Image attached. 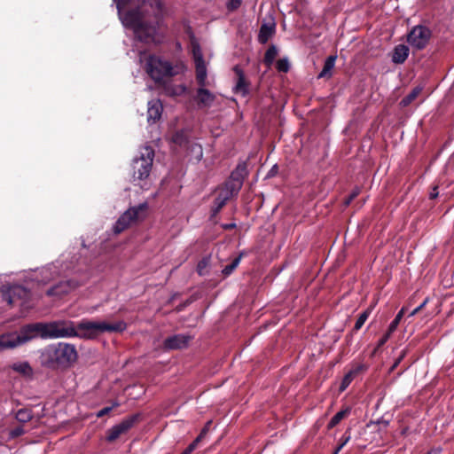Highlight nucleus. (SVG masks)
Listing matches in <instances>:
<instances>
[{
	"mask_svg": "<svg viewBox=\"0 0 454 454\" xmlns=\"http://www.w3.org/2000/svg\"><path fill=\"white\" fill-rule=\"evenodd\" d=\"M124 321L107 323L106 321L82 320L74 326L71 321L35 323L22 326L20 331L0 335V352L20 347L37 336L43 339L79 337L94 339L100 333H121L126 330Z\"/></svg>",
	"mask_w": 454,
	"mask_h": 454,
	"instance_id": "nucleus-1",
	"label": "nucleus"
},
{
	"mask_svg": "<svg viewBox=\"0 0 454 454\" xmlns=\"http://www.w3.org/2000/svg\"><path fill=\"white\" fill-rule=\"evenodd\" d=\"M133 0H113L116 4L119 19L123 27L132 29L140 42L150 43L154 40L155 26L146 25L143 20V12L137 7L124 12L126 5Z\"/></svg>",
	"mask_w": 454,
	"mask_h": 454,
	"instance_id": "nucleus-2",
	"label": "nucleus"
},
{
	"mask_svg": "<svg viewBox=\"0 0 454 454\" xmlns=\"http://www.w3.org/2000/svg\"><path fill=\"white\" fill-rule=\"evenodd\" d=\"M77 350L74 345L67 342H57L47 345L40 350V363L49 369L69 367L77 360Z\"/></svg>",
	"mask_w": 454,
	"mask_h": 454,
	"instance_id": "nucleus-3",
	"label": "nucleus"
},
{
	"mask_svg": "<svg viewBox=\"0 0 454 454\" xmlns=\"http://www.w3.org/2000/svg\"><path fill=\"white\" fill-rule=\"evenodd\" d=\"M139 60L141 63L145 62L146 74L156 84H161L168 79L182 74L184 70V65H172L166 59L153 54L148 55L145 59L140 55Z\"/></svg>",
	"mask_w": 454,
	"mask_h": 454,
	"instance_id": "nucleus-4",
	"label": "nucleus"
},
{
	"mask_svg": "<svg viewBox=\"0 0 454 454\" xmlns=\"http://www.w3.org/2000/svg\"><path fill=\"white\" fill-rule=\"evenodd\" d=\"M66 260L67 258L62 255L61 258L58 259L56 262L40 270L27 273L26 281H36L37 283L45 285L58 277H66L72 271L77 272L78 270L74 269V262H67Z\"/></svg>",
	"mask_w": 454,
	"mask_h": 454,
	"instance_id": "nucleus-5",
	"label": "nucleus"
},
{
	"mask_svg": "<svg viewBox=\"0 0 454 454\" xmlns=\"http://www.w3.org/2000/svg\"><path fill=\"white\" fill-rule=\"evenodd\" d=\"M153 159L154 150L151 146L145 145L139 150L131 164L134 181H141L149 176Z\"/></svg>",
	"mask_w": 454,
	"mask_h": 454,
	"instance_id": "nucleus-6",
	"label": "nucleus"
},
{
	"mask_svg": "<svg viewBox=\"0 0 454 454\" xmlns=\"http://www.w3.org/2000/svg\"><path fill=\"white\" fill-rule=\"evenodd\" d=\"M146 203H141L137 206L131 207L127 209L115 222L113 226V231L118 235L128 229L132 224L142 220L145 216Z\"/></svg>",
	"mask_w": 454,
	"mask_h": 454,
	"instance_id": "nucleus-7",
	"label": "nucleus"
},
{
	"mask_svg": "<svg viewBox=\"0 0 454 454\" xmlns=\"http://www.w3.org/2000/svg\"><path fill=\"white\" fill-rule=\"evenodd\" d=\"M3 299L11 306H20L22 309H28L30 305V291L20 285L3 286Z\"/></svg>",
	"mask_w": 454,
	"mask_h": 454,
	"instance_id": "nucleus-8",
	"label": "nucleus"
},
{
	"mask_svg": "<svg viewBox=\"0 0 454 454\" xmlns=\"http://www.w3.org/2000/svg\"><path fill=\"white\" fill-rule=\"evenodd\" d=\"M431 37V31L425 26H415L407 35L409 44L417 49H424Z\"/></svg>",
	"mask_w": 454,
	"mask_h": 454,
	"instance_id": "nucleus-9",
	"label": "nucleus"
},
{
	"mask_svg": "<svg viewBox=\"0 0 454 454\" xmlns=\"http://www.w3.org/2000/svg\"><path fill=\"white\" fill-rule=\"evenodd\" d=\"M81 285L82 281L74 278L61 280L49 288L46 294L49 296L61 297L62 295L67 294L68 293L74 291Z\"/></svg>",
	"mask_w": 454,
	"mask_h": 454,
	"instance_id": "nucleus-10",
	"label": "nucleus"
},
{
	"mask_svg": "<svg viewBox=\"0 0 454 454\" xmlns=\"http://www.w3.org/2000/svg\"><path fill=\"white\" fill-rule=\"evenodd\" d=\"M137 415L130 416L117 425L112 427L106 434V440L108 442H114L120 437L122 434L129 431L137 420Z\"/></svg>",
	"mask_w": 454,
	"mask_h": 454,
	"instance_id": "nucleus-11",
	"label": "nucleus"
},
{
	"mask_svg": "<svg viewBox=\"0 0 454 454\" xmlns=\"http://www.w3.org/2000/svg\"><path fill=\"white\" fill-rule=\"evenodd\" d=\"M192 336L184 333L171 335L165 339L163 348L165 350H175L184 348L188 346Z\"/></svg>",
	"mask_w": 454,
	"mask_h": 454,
	"instance_id": "nucleus-12",
	"label": "nucleus"
},
{
	"mask_svg": "<svg viewBox=\"0 0 454 454\" xmlns=\"http://www.w3.org/2000/svg\"><path fill=\"white\" fill-rule=\"evenodd\" d=\"M143 4L145 6H149L153 12L154 20L148 22L145 19V16L143 14V20L146 25H153L155 26V33L157 32V27L159 26L160 21L162 18L163 13V4L160 0H144Z\"/></svg>",
	"mask_w": 454,
	"mask_h": 454,
	"instance_id": "nucleus-13",
	"label": "nucleus"
},
{
	"mask_svg": "<svg viewBox=\"0 0 454 454\" xmlns=\"http://www.w3.org/2000/svg\"><path fill=\"white\" fill-rule=\"evenodd\" d=\"M234 72L236 73L238 79L233 88V91L236 94L245 97L248 94V83L246 81L245 74L238 66L234 67Z\"/></svg>",
	"mask_w": 454,
	"mask_h": 454,
	"instance_id": "nucleus-14",
	"label": "nucleus"
},
{
	"mask_svg": "<svg viewBox=\"0 0 454 454\" xmlns=\"http://www.w3.org/2000/svg\"><path fill=\"white\" fill-rule=\"evenodd\" d=\"M215 95L211 93L207 89L200 87L197 90V104L199 107H209L215 101Z\"/></svg>",
	"mask_w": 454,
	"mask_h": 454,
	"instance_id": "nucleus-15",
	"label": "nucleus"
},
{
	"mask_svg": "<svg viewBox=\"0 0 454 454\" xmlns=\"http://www.w3.org/2000/svg\"><path fill=\"white\" fill-rule=\"evenodd\" d=\"M162 113V105L160 100L148 102L147 121L149 123H155L160 120Z\"/></svg>",
	"mask_w": 454,
	"mask_h": 454,
	"instance_id": "nucleus-16",
	"label": "nucleus"
},
{
	"mask_svg": "<svg viewBox=\"0 0 454 454\" xmlns=\"http://www.w3.org/2000/svg\"><path fill=\"white\" fill-rule=\"evenodd\" d=\"M247 163L245 161L239 162L237 165L236 168L231 172V176H230V178L233 182L238 183V185L235 188L236 190L241 189L243 181H244L245 177L247 176Z\"/></svg>",
	"mask_w": 454,
	"mask_h": 454,
	"instance_id": "nucleus-17",
	"label": "nucleus"
},
{
	"mask_svg": "<svg viewBox=\"0 0 454 454\" xmlns=\"http://www.w3.org/2000/svg\"><path fill=\"white\" fill-rule=\"evenodd\" d=\"M276 25L273 21L263 23L259 30L258 41L262 44H265L269 39L275 34Z\"/></svg>",
	"mask_w": 454,
	"mask_h": 454,
	"instance_id": "nucleus-18",
	"label": "nucleus"
},
{
	"mask_svg": "<svg viewBox=\"0 0 454 454\" xmlns=\"http://www.w3.org/2000/svg\"><path fill=\"white\" fill-rule=\"evenodd\" d=\"M410 50L404 44H398L394 48L392 61L395 64H403L409 56Z\"/></svg>",
	"mask_w": 454,
	"mask_h": 454,
	"instance_id": "nucleus-19",
	"label": "nucleus"
},
{
	"mask_svg": "<svg viewBox=\"0 0 454 454\" xmlns=\"http://www.w3.org/2000/svg\"><path fill=\"white\" fill-rule=\"evenodd\" d=\"M160 85H163L165 94L170 97L181 96L186 91V86L184 84L166 83L164 82Z\"/></svg>",
	"mask_w": 454,
	"mask_h": 454,
	"instance_id": "nucleus-20",
	"label": "nucleus"
},
{
	"mask_svg": "<svg viewBox=\"0 0 454 454\" xmlns=\"http://www.w3.org/2000/svg\"><path fill=\"white\" fill-rule=\"evenodd\" d=\"M11 368L14 372H16L25 377H31L33 375V369H32L31 365L29 364V363L27 361L13 363L11 365Z\"/></svg>",
	"mask_w": 454,
	"mask_h": 454,
	"instance_id": "nucleus-21",
	"label": "nucleus"
},
{
	"mask_svg": "<svg viewBox=\"0 0 454 454\" xmlns=\"http://www.w3.org/2000/svg\"><path fill=\"white\" fill-rule=\"evenodd\" d=\"M195 68H196V80H197L198 84L200 87H205L207 75V67H206L205 62L195 64Z\"/></svg>",
	"mask_w": 454,
	"mask_h": 454,
	"instance_id": "nucleus-22",
	"label": "nucleus"
},
{
	"mask_svg": "<svg viewBox=\"0 0 454 454\" xmlns=\"http://www.w3.org/2000/svg\"><path fill=\"white\" fill-rule=\"evenodd\" d=\"M230 199V192H220L214 200L212 212L216 215Z\"/></svg>",
	"mask_w": 454,
	"mask_h": 454,
	"instance_id": "nucleus-23",
	"label": "nucleus"
},
{
	"mask_svg": "<svg viewBox=\"0 0 454 454\" xmlns=\"http://www.w3.org/2000/svg\"><path fill=\"white\" fill-rule=\"evenodd\" d=\"M336 59L337 57L334 55H330L326 58L324 67L318 74V78L331 76V72L334 67Z\"/></svg>",
	"mask_w": 454,
	"mask_h": 454,
	"instance_id": "nucleus-24",
	"label": "nucleus"
},
{
	"mask_svg": "<svg viewBox=\"0 0 454 454\" xmlns=\"http://www.w3.org/2000/svg\"><path fill=\"white\" fill-rule=\"evenodd\" d=\"M211 262V255L204 256L197 265V272L200 276L204 277L209 275V267Z\"/></svg>",
	"mask_w": 454,
	"mask_h": 454,
	"instance_id": "nucleus-25",
	"label": "nucleus"
},
{
	"mask_svg": "<svg viewBox=\"0 0 454 454\" xmlns=\"http://www.w3.org/2000/svg\"><path fill=\"white\" fill-rule=\"evenodd\" d=\"M351 409L347 407L340 411H338L329 421L327 427L329 429L336 427L344 418L350 414Z\"/></svg>",
	"mask_w": 454,
	"mask_h": 454,
	"instance_id": "nucleus-26",
	"label": "nucleus"
},
{
	"mask_svg": "<svg viewBox=\"0 0 454 454\" xmlns=\"http://www.w3.org/2000/svg\"><path fill=\"white\" fill-rule=\"evenodd\" d=\"M278 52V51L277 46H276V45H274V44H271V45L268 48V50L266 51V52H265L264 59H263L264 64H265L266 66H268V67H270V66L273 64V62H274V60H275V59H276V57H277Z\"/></svg>",
	"mask_w": 454,
	"mask_h": 454,
	"instance_id": "nucleus-27",
	"label": "nucleus"
},
{
	"mask_svg": "<svg viewBox=\"0 0 454 454\" xmlns=\"http://www.w3.org/2000/svg\"><path fill=\"white\" fill-rule=\"evenodd\" d=\"M421 90L422 88L419 86L413 88L412 90L408 95L402 98L400 102L401 106H409L415 98H417V97L420 94Z\"/></svg>",
	"mask_w": 454,
	"mask_h": 454,
	"instance_id": "nucleus-28",
	"label": "nucleus"
},
{
	"mask_svg": "<svg viewBox=\"0 0 454 454\" xmlns=\"http://www.w3.org/2000/svg\"><path fill=\"white\" fill-rule=\"evenodd\" d=\"M16 419L20 423H26L33 418L32 411L28 409H20L15 414Z\"/></svg>",
	"mask_w": 454,
	"mask_h": 454,
	"instance_id": "nucleus-29",
	"label": "nucleus"
},
{
	"mask_svg": "<svg viewBox=\"0 0 454 454\" xmlns=\"http://www.w3.org/2000/svg\"><path fill=\"white\" fill-rule=\"evenodd\" d=\"M243 254L241 253L238 257H236L230 264L226 265L223 270L222 273L224 277L230 276L239 266L241 261Z\"/></svg>",
	"mask_w": 454,
	"mask_h": 454,
	"instance_id": "nucleus-30",
	"label": "nucleus"
},
{
	"mask_svg": "<svg viewBox=\"0 0 454 454\" xmlns=\"http://www.w3.org/2000/svg\"><path fill=\"white\" fill-rule=\"evenodd\" d=\"M371 312H372V309H367L366 310H364V312H362L359 315L358 318L356 321L355 326H354L355 331H358L359 329L362 328V326L364 325L365 321L368 319Z\"/></svg>",
	"mask_w": 454,
	"mask_h": 454,
	"instance_id": "nucleus-31",
	"label": "nucleus"
},
{
	"mask_svg": "<svg viewBox=\"0 0 454 454\" xmlns=\"http://www.w3.org/2000/svg\"><path fill=\"white\" fill-rule=\"evenodd\" d=\"M211 425V421L207 422L204 427L201 429L200 434L194 439V441L189 444V446H192V451L196 449L199 442L206 436L209 430V427Z\"/></svg>",
	"mask_w": 454,
	"mask_h": 454,
	"instance_id": "nucleus-32",
	"label": "nucleus"
},
{
	"mask_svg": "<svg viewBox=\"0 0 454 454\" xmlns=\"http://www.w3.org/2000/svg\"><path fill=\"white\" fill-rule=\"evenodd\" d=\"M192 58H193L195 64L205 62L204 59H203V54H202V51H201V49H200V46L199 45V43H192Z\"/></svg>",
	"mask_w": 454,
	"mask_h": 454,
	"instance_id": "nucleus-33",
	"label": "nucleus"
},
{
	"mask_svg": "<svg viewBox=\"0 0 454 454\" xmlns=\"http://www.w3.org/2000/svg\"><path fill=\"white\" fill-rule=\"evenodd\" d=\"M173 143L182 146L187 143V137L184 130L176 131L172 137Z\"/></svg>",
	"mask_w": 454,
	"mask_h": 454,
	"instance_id": "nucleus-34",
	"label": "nucleus"
},
{
	"mask_svg": "<svg viewBox=\"0 0 454 454\" xmlns=\"http://www.w3.org/2000/svg\"><path fill=\"white\" fill-rule=\"evenodd\" d=\"M404 311H405V309L402 308L401 310L395 316V319L390 323V325L388 326V330H390V333H394L396 330L401 319L403 318V317L404 315Z\"/></svg>",
	"mask_w": 454,
	"mask_h": 454,
	"instance_id": "nucleus-35",
	"label": "nucleus"
},
{
	"mask_svg": "<svg viewBox=\"0 0 454 454\" xmlns=\"http://www.w3.org/2000/svg\"><path fill=\"white\" fill-rule=\"evenodd\" d=\"M276 68L278 72L286 73L289 71L290 63L287 58L280 59L276 63Z\"/></svg>",
	"mask_w": 454,
	"mask_h": 454,
	"instance_id": "nucleus-36",
	"label": "nucleus"
},
{
	"mask_svg": "<svg viewBox=\"0 0 454 454\" xmlns=\"http://www.w3.org/2000/svg\"><path fill=\"white\" fill-rule=\"evenodd\" d=\"M238 185L237 182H233L231 178L230 180L225 184V189L223 191V192H230V198L234 195L238 194L240 189H235Z\"/></svg>",
	"mask_w": 454,
	"mask_h": 454,
	"instance_id": "nucleus-37",
	"label": "nucleus"
},
{
	"mask_svg": "<svg viewBox=\"0 0 454 454\" xmlns=\"http://www.w3.org/2000/svg\"><path fill=\"white\" fill-rule=\"evenodd\" d=\"M191 153L194 155V158L199 161L202 159L203 150L200 145L192 144L190 147Z\"/></svg>",
	"mask_w": 454,
	"mask_h": 454,
	"instance_id": "nucleus-38",
	"label": "nucleus"
},
{
	"mask_svg": "<svg viewBox=\"0 0 454 454\" xmlns=\"http://www.w3.org/2000/svg\"><path fill=\"white\" fill-rule=\"evenodd\" d=\"M355 377L352 375V373H350L349 372L343 377L342 380H341V383H340V391H344L348 386L349 384L352 382L353 379Z\"/></svg>",
	"mask_w": 454,
	"mask_h": 454,
	"instance_id": "nucleus-39",
	"label": "nucleus"
},
{
	"mask_svg": "<svg viewBox=\"0 0 454 454\" xmlns=\"http://www.w3.org/2000/svg\"><path fill=\"white\" fill-rule=\"evenodd\" d=\"M351 435L350 433L346 431L340 439V443L337 447V451H340V450L350 441Z\"/></svg>",
	"mask_w": 454,
	"mask_h": 454,
	"instance_id": "nucleus-40",
	"label": "nucleus"
},
{
	"mask_svg": "<svg viewBox=\"0 0 454 454\" xmlns=\"http://www.w3.org/2000/svg\"><path fill=\"white\" fill-rule=\"evenodd\" d=\"M392 333H390V330L387 329V333L378 340L377 348L384 346Z\"/></svg>",
	"mask_w": 454,
	"mask_h": 454,
	"instance_id": "nucleus-41",
	"label": "nucleus"
},
{
	"mask_svg": "<svg viewBox=\"0 0 454 454\" xmlns=\"http://www.w3.org/2000/svg\"><path fill=\"white\" fill-rule=\"evenodd\" d=\"M360 192V189L358 187H356L352 192L351 193L349 194V196L345 200V205L348 206L351 203V201L357 197V195L359 194Z\"/></svg>",
	"mask_w": 454,
	"mask_h": 454,
	"instance_id": "nucleus-42",
	"label": "nucleus"
},
{
	"mask_svg": "<svg viewBox=\"0 0 454 454\" xmlns=\"http://www.w3.org/2000/svg\"><path fill=\"white\" fill-rule=\"evenodd\" d=\"M117 406H119V403H114V405L111 407H105V408L101 409L100 411H98L97 417L101 418V417L108 414L113 410V407H117Z\"/></svg>",
	"mask_w": 454,
	"mask_h": 454,
	"instance_id": "nucleus-43",
	"label": "nucleus"
},
{
	"mask_svg": "<svg viewBox=\"0 0 454 454\" xmlns=\"http://www.w3.org/2000/svg\"><path fill=\"white\" fill-rule=\"evenodd\" d=\"M366 369H367L366 365L360 364L356 365V367H354L352 370H350L349 372L352 373V375L354 377H356L358 373H360L363 371H365Z\"/></svg>",
	"mask_w": 454,
	"mask_h": 454,
	"instance_id": "nucleus-44",
	"label": "nucleus"
},
{
	"mask_svg": "<svg viewBox=\"0 0 454 454\" xmlns=\"http://www.w3.org/2000/svg\"><path fill=\"white\" fill-rule=\"evenodd\" d=\"M24 434V430L22 427H17L15 429L12 430V436H19V435H21Z\"/></svg>",
	"mask_w": 454,
	"mask_h": 454,
	"instance_id": "nucleus-45",
	"label": "nucleus"
},
{
	"mask_svg": "<svg viewBox=\"0 0 454 454\" xmlns=\"http://www.w3.org/2000/svg\"><path fill=\"white\" fill-rule=\"evenodd\" d=\"M437 196H438V191H437V187L435 186L433 188V190L429 193V198L433 200V199H435Z\"/></svg>",
	"mask_w": 454,
	"mask_h": 454,
	"instance_id": "nucleus-46",
	"label": "nucleus"
},
{
	"mask_svg": "<svg viewBox=\"0 0 454 454\" xmlns=\"http://www.w3.org/2000/svg\"><path fill=\"white\" fill-rule=\"evenodd\" d=\"M442 452V448H434L431 450H429L427 454H440Z\"/></svg>",
	"mask_w": 454,
	"mask_h": 454,
	"instance_id": "nucleus-47",
	"label": "nucleus"
},
{
	"mask_svg": "<svg viewBox=\"0 0 454 454\" xmlns=\"http://www.w3.org/2000/svg\"><path fill=\"white\" fill-rule=\"evenodd\" d=\"M428 301H429V298H428V297H427V298L423 301V302H422L419 306H418V307H417V309H418L419 310H421V309H422L427 305V303L428 302Z\"/></svg>",
	"mask_w": 454,
	"mask_h": 454,
	"instance_id": "nucleus-48",
	"label": "nucleus"
},
{
	"mask_svg": "<svg viewBox=\"0 0 454 454\" xmlns=\"http://www.w3.org/2000/svg\"><path fill=\"white\" fill-rule=\"evenodd\" d=\"M192 452V446H188L181 454H191Z\"/></svg>",
	"mask_w": 454,
	"mask_h": 454,
	"instance_id": "nucleus-49",
	"label": "nucleus"
},
{
	"mask_svg": "<svg viewBox=\"0 0 454 454\" xmlns=\"http://www.w3.org/2000/svg\"><path fill=\"white\" fill-rule=\"evenodd\" d=\"M240 0H231V4L234 7H238L240 4Z\"/></svg>",
	"mask_w": 454,
	"mask_h": 454,
	"instance_id": "nucleus-50",
	"label": "nucleus"
},
{
	"mask_svg": "<svg viewBox=\"0 0 454 454\" xmlns=\"http://www.w3.org/2000/svg\"><path fill=\"white\" fill-rule=\"evenodd\" d=\"M419 310L415 308L410 314H409V317H413L415 316Z\"/></svg>",
	"mask_w": 454,
	"mask_h": 454,
	"instance_id": "nucleus-51",
	"label": "nucleus"
},
{
	"mask_svg": "<svg viewBox=\"0 0 454 454\" xmlns=\"http://www.w3.org/2000/svg\"><path fill=\"white\" fill-rule=\"evenodd\" d=\"M277 168V166L275 165L270 171V175H271V173H274V170Z\"/></svg>",
	"mask_w": 454,
	"mask_h": 454,
	"instance_id": "nucleus-52",
	"label": "nucleus"
},
{
	"mask_svg": "<svg viewBox=\"0 0 454 454\" xmlns=\"http://www.w3.org/2000/svg\"><path fill=\"white\" fill-rule=\"evenodd\" d=\"M340 451H337V448L335 449L334 452L333 454H339Z\"/></svg>",
	"mask_w": 454,
	"mask_h": 454,
	"instance_id": "nucleus-53",
	"label": "nucleus"
},
{
	"mask_svg": "<svg viewBox=\"0 0 454 454\" xmlns=\"http://www.w3.org/2000/svg\"><path fill=\"white\" fill-rule=\"evenodd\" d=\"M400 359L395 363L394 364V366H396V364L399 363Z\"/></svg>",
	"mask_w": 454,
	"mask_h": 454,
	"instance_id": "nucleus-54",
	"label": "nucleus"
}]
</instances>
